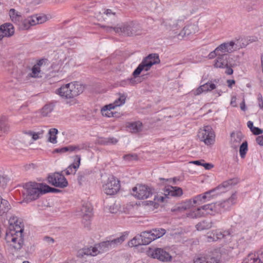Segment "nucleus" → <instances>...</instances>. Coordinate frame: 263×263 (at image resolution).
<instances>
[{
	"instance_id": "f257e3e1",
	"label": "nucleus",
	"mask_w": 263,
	"mask_h": 263,
	"mask_svg": "<svg viewBox=\"0 0 263 263\" xmlns=\"http://www.w3.org/2000/svg\"><path fill=\"white\" fill-rule=\"evenodd\" d=\"M125 239V235H122L120 237L111 240H107L95 244L94 246L84 248L79 250L78 255L83 257L84 255L95 256L108 251L111 248L121 244Z\"/></svg>"
},
{
	"instance_id": "f03ea898",
	"label": "nucleus",
	"mask_w": 263,
	"mask_h": 263,
	"mask_svg": "<svg viewBox=\"0 0 263 263\" xmlns=\"http://www.w3.org/2000/svg\"><path fill=\"white\" fill-rule=\"evenodd\" d=\"M9 15L12 22L20 25V28L22 30H28L31 26L42 24L46 21V17L40 14H35L28 17L21 23L22 17L21 13L14 9H11Z\"/></svg>"
},
{
	"instance_id": "7ed1b4c3",
	"label": "nucleus",
	"mask_w": 263,
	"mask_h": 263,
	"mask_svg": "<svg viewBox=\"0 0 263 263\" xmlns=\"http://www.w3.org/2000/svg\"><path fill=\"white\" fill-rule=\"evenodd\" d=\"M107 32L115 33L122 36H132L140 35L142 33L141 26L136 22H130L117 25L116 27L102 26Z\"/></svg>"
},
{
	"instance_id": "20e7f679",
	"label": "nucleus",
	"mask_w": 263,
	"mask_h": 263,
	"mask_svg": "<svg viewBox=\"0 0 263 263\" xmlns=\"http://www.w3.org/2000/svg\"><path fill=\"white\" fill-rule=\"evenodd\" d=\"M181 23V21L180 20H178L177 22H175V21H173L172 20H167L163 22V24L166 28L170 29V30L172 31L174 35H177L179 39L191 34L195 33L197 31V27L196 25L189 24L185 26L179 34H177L178 31L177 30L180 26L179 23Z\"/></svg>"
},
{
	"instance_id": "39448f33",
	"label": "nucleus",
	"mask_w": 263,
	"mask_h": 263,
	"mask_svg": "<svg viewBox=\"0 0 263 263\" xmlns=\"http://www.w3.org/2000/svg\"><path fill=\"white\" fill-rule=\"evenodd\" d=\"M45 63L44 59L39 60L31 68L27 67L22 70L19 75V80L23 82H28L30 78H40L42 77L43 72L41 66Z\"/></svg>"
},
{
	"instance_id": "423d86ee",
	"label": "nucleus",
	"mask_w": 263,
	"mask_h": 263,
	"mask_svg": "<svg viewBox=\"0 0 263 263\" xmlns=\"http://www.w3.org/2000/svg\"><path fill=\"white\" fill-rule=\"evenodd\" d=\"M83 86L77 82H73L62 86L57 90L58 93L66 99L73 98L83 91Z\"/></svg>"
},
{
	"instance_id": "0eeeda50",
	"label": "nucleus",
	"mask_w": 263,
	"mask_h": 263,
	"mask_svg": "<svg viewBox=\"0 0 263 263\" xmlns=\"http://www.w3.org/2000/svg\"><path fill=\"white\" fill-rule=\"evenodd\" d=\"M23 229L21 227L18 230H12L11 228L7 231L5 240L9 246L15 250L20 249L23 245L22 236Z\"/></svg>"
},
{
	"instance_id": "6e6552de",
	"label": "nucleus",
	"mask_w": 263,
	"mask_h": 263,
	"mask_svg": "<svg viewBox=\"0 0 263 263\" xmlns=\"http://www.w3.org/2000/svg\"><path fill=\"white\" fill-rule=\"evenodd\" d=\"M24 194L30 200H35L44 194V184L35 182H29L23 185Z\"/></svg>"
},
{
	"instance_id": "1a4fd4ad",
	"label": "nucleus",
	"mask_w": 263,
	"mask_h": 263,
	"mask_svg": "<svg viewBox=\"0 0 263 263\" xmlns=\"http://www.w3.org/2000/svg\"><path fill=\"white\" fill-rule=\"evenodd\" d=\"M160 62L159 55L156 53L149 54L144 58L141 63L134 71L133 75L135 78L137 77L142 71H148L152 66Z\"/></svg>"
},
{
	"instance_id": "9d476101",
	"label": "nucleus",
	"mask_w": 263,
	"mask_h": 263,
	"mask_svg": "<svg viewBox=\"0 0 263 263\" xmlns=\"http://www.w3.org/2000/svg\"><path fill=\"white\" fill-rule=\"evenodd\" d=\"M197 136L199 140L203 142L206 145L213 144L215 142V133L211 126L209 125L200 129Z\"/></svg>"
},
{
	"instance_id": "9b49d317",
	"label": "nucleus",
	"mask_w": 263,
	"mask_h": 263,
	"mask_svg": "<svg viewBox=\"0 0 263 263\" xmlns=\"http://www.w3.org/2000/svg\"><path fill=\"white\" fill-rule=\"evenodd\" d=\"M147 254L148 256L162 262H168L172 259V256L163 248H149L147 251Z\"/></svg>"
},
{
	"instance_id": "f8f14e48",
	"label": "nucleus",
	"mask_w": 263,
	"mask_h": 263,
	"mask_svg": "<svg viewBox=\"0 0 263 263\" xmlns=\"http://www.w3.org/2000/svg\"><path fill=\"white\" fill-rule=\"evenodd\" d=\"M120 189V181L114 176H110L103 184V189L104 193L109 195L116 194Z\"/></svg>"
},
{
	"instance_id": "ddd939ff",
	"label": "nucleus",
	"mask_w": 263,
	"mask_h": 263,
	"mask_svg": "<svg viewBox=\"0 0 263 263\" xmlns=\"http://www.w3.org/2000/svg\"><path fill=\"white\" fill-rule=\"evenodd\" d=\"M132 194L137 199H144L151 196L153 192L152 189L149 187L140 184L133 188Z\"/></svg>"
},
{
	"instance_id": "4468645a",
	"label": "nucleus",
	"mask_w": 263,
	"mask_h": 263,
	"mask_svg": "<svg viewBox=\"0 0 263 263\" xmlns=\"http://www.w3.org/2000/svg\"><path fill=\"white\" fill-rule=\"evenodd\" d=\"M255 235L252 229H248L241 232L237 240L238 246L242 248L247 247L253 240Z\"/></svg>"
},
{
	"instance_id": "2eb2a0df",
	"label": "nucleus",
	"mask_w": 263,
	"mask_h": 263,
	"mask_svg": "<svg viewBox=\"0 0 263 263\" xmlns=\"http://www.w3.org/2000/svg\"><path fill=\"white\" fill-rule=\"evenodd\" d=\"M48 180L49 183L56 187L64 188L68 185V182L65 177L59 173L49 176Z\"/></svg>"
},
{
	"instance_id": "dca6fc26",
	"label": "nucleus",
	"mask_w": 263,
	"mask_h": 263,
	"mask_svg": "<svg viewBox=\"0 0 263 263\" xmlns=\"http://www.w3.org/2000/svg\"><path fill=\"white\" fill-rule=\"evenodd\" d=\"M237 199V194L235 192L233 193L231 196L228 199L222 201L218 202L219 206H220V213L229 210L232 206L236 203Z\"/></svg>"
},
{
	"instance_id": "f3484780",
	"label": "nucleus",
	"mask_w": 263,
	"mask_h": 263,
	"mask_svg": "<svg viewBox=\"0 0 263 263\" xmlns=\"http://www.w3.org/2000/svg\"><path fill=\"white\" fill-rule=\"evenodd\" d=\"M241 263H263V250L249 254Z\"/></svg>"
},
{
	"instance_id": "a211bd4d",
	"label": "nucleus",
	"mask_w": 263,
	"mask_h": 263,
	"mask_svg": "<svg viewBox=\"0 0 263 263\" xmlns=\"http://www.w3.org/2000/svg\"><path fill=\"white\" fill-rule=\"evenodd\" d=\"M14 34V28L12 24L6 23L0 26V41L5 37H11Z\"/></svg>"
},
{
	"instance_id": "6ab92c4d",
	"label": "nucleus",
	"mask_w": 263,
	"mask_h": 263,
	"mask_svg": "<svg viewBox=\"0 0 263 263\" xmlns=\"http://www.w3.org/2000/svg\"><path fill=\"white\" fill-rule=\"evenodd\" d=\"M216 88V85L211 82H207L195 89H193L191 91V93L194 96H198L202 92H205L211 91Z\"/></svg>"
},
{
	"instance_id": "aec40b11",
	"label": "nucleus",
	"mask_w": 263,
	"mask_h": 263,
	"mask_svg": "<svg viewBox=\"0 0 263 263\" xmlns=\"http://www.w3.org/2000/svg\"><path fill=\"white\" fill-rule=\"evenodd\" d=\"M92 208L90 204L87 203L83 204L77 215L82 217L83 220L88 221L92 216Z\"/></svg>"
},
{
	"instance_id": "412c9836",
	"label": "nucleus",
	"mask_w": 263,
	"mask_h": 263,
	"mask_svg": "<svg viewBox=\"0 0 263 263\" xmlns=\"http://www.w3.org/2000/svg\"><path fill=\"white\" fill-rule=\"evenodd\" d=\"M230 56L227 53L218 55L214 62V66L215 68H225L229 63L228 59Z\"/></svg>"
},
{
	"instance_id": "4be33fe9",
	"label": "nucleus",
	"mask_w": 263,
	"mask_h": 263,
	"mask_svg": "<svg viewBox=\"0 0 263 263\" xmlns=\"http://www.w3.org/2000/svg\"><path fill=\"white\" fill-rule=\"evenodd\" d=\"M201 208L205 211V215H214L216 214L220 213V206H219L218 202L204 205L201 206Z\"/></svg>"
},
{
	"instance_id": "5701e85b",
	"label": "nucleus",
	"mask_w": 263,
	"mask_h": 263,
	"mask_svg": "<svg viewBox=\"0 0 263 263\" xmlns=\"http://www.w3.org/2000/svg\"><path fill=\"white\" fill-rule=\"evenodd\" d=\"M114 109L115 108L114 107L113 105L109 104L108 105H105L103 107H102L101 110V112L102 116L106 117H120V113H118L116 111H113L112 110Z\"/></svg>"
},
{
	"instance_id": "b1692460",
	"label": "nucleus",
	"mask_w": 263,
	"mask_h": 263,
	"mask_svg": "<svg viewBox=\"0 0 263 263\" xmlns=\"http://www.w3.org/2000/svg\"><path fill=\"white\" fill-rule=\"evenodd\" d=\"M81 156L76 155L74 159V163L69 165L65 170V173L67 175L74 174L80 165Z\"/></svg>"
},
{
	"instance_id": "393cba45",
	"label": "nucleus",
	"mask_w": 263,
	"mask_h": 263,
	"mask_svg": "<svg viewBox=\"0 0 263 263\" xmlns=\"http://www.w3.org/2000/svg\"><path fill=\"white\" fill-rule=\"evenodd\" d=\"M224 44L226 46L227 53H232L246 46V44L243 43L241 44L239 40H237L236 42L231 41L230 42L224 43Z\"/></svg>"
},
{
	"instance_id": "a878e982",
	"label": "nucleus",
	"mask_w": 263,
	"mask_h": 263,
	"mask_svg": "<svg viewBox=\"0 0 263 263\" xmlns=\"http://www.w3.org/2000/svg\"><path fill=\"white\" fill-rule=\"evenodd\" d=\"M165 196L179 197L182 195L183 192L181 188L177 186H168L164 190Z\"/></svg>"
},
{
	"instance_id": "bb28decb",
	"label": "nucleus",
	"mask_w": 263,
	"mask_h": 263,
	"mask_svg": "<svg viewBox=\"0 0 263 263\" xmlns=\"http://www.w3.org/2000/svg\"><path fill=\"white\" fill-rule=\"evenodd\" d=\"M11 209V206L9 201L5 199L0 198V216H3Z\"/></svg>"
},
{
	"instance_id": "cd10ccee",
	"label": "nucleus",
	"mask_w": 263,
	"mask_h": 263,
	"mask_svg": "<svg viewBox=\"0 0 263 263\" xmlns=\"http://www.w3.org/2000/svg\"><path fill=\"white\" fill-rule=\"evenodd\" d=\"M194 263H219V260L215 257L206 255L195 258Z\"/></svg>"
},
{
	"instance_id": "c85d7f7f",
	"label": "nucleus",
	"mask_w": 263,
	"mask_h": 263,
	"mask_svg": "<svg viewBox=\"0 0 263 263\" xmlns=\"http://www.w3.org/2000/svg\"><path fill=\"white\" fill-rule=\"evenodd\" d=\"M54 105L52 103L45 104L40 110L39 113L42 117H49L54 109Z\"/></svg>"
},
{
	"instance_id": "c756f323",
	"label": "nucleus",
	"mask_w": 263,
	"mask_h": 263,
	"mask_svg": "<svg viewBox=\"0 0 263 263\" xmlns=\"http://www.w3.org/2000/svg\"><path fill=\"white\" fill-rule=\"evenodd\" d=\"M126 126L132 133H136L142 130V123L140 121L129 122Z\"/></svg>"
},
{
	"instance_id": "7c9ffc66",
	"label": "nucleus",
	"mask_w": 263,
	"mask_h": 263,
	"mask_svg": "<svg viewBox=\"0 0 263 263\" xmlns=\"http://www.w3.org/2000/svg\"><path fill=\"white\" fill-rule=\"evenodd\" d=\"M88 144L86 142H83L77 144L70 145V153H78L82 150L86 149L88 147Z\"/></svg>"
},
{
	"instance_id": "2f4dec72",
	"label": "nucleus",
	"mask_w": 263,
	"mask_h": 263,
	"mask_svg": "<svg viewBox=\"0 0 263 263\" xmlns=\"http://www.w3.org/2000/svg\"><path fill=\"white\" fill-rule=\"evenodd\" d=\"M140 236L141 237V240H142L143 245H148L152 241L155 240L151 231L143 232L140 235Z\"/></svg>"
},
{
	"instance_id": "473e14b6",
	"label": "nucleus",
	"mask_w": 263,
	"mask_h": 263,
	"mask_svg": "<svg viewBox=\"0 0 263 263\" xmlns=\"http://www.w3.org/2000/svg\"><path fill=\"white\" fill-rule=\"evenodd\" d=\"M205 215V211H204L201 206L197 208V209L189 212L187 214V216L191 218H197L202 216H204Z\"/></svg>"
},
{
	"instance_id": "72a5a7b5",
	"label": "nucleus",
	"mask_w": 263,
	"mask_h": 263,
	"mask_svg": "<svg viewBox=\"0 0 263 263\" xmlns=\"http://www.w3.org/2000/svg\"><path fill=\"white\" fill-rule=\"evenodd\" d=\"M213 224V222L212 221L203 220L198 223L196 226V228L198 231H202L210 229L212 227Z\"/></svg>"
},
{
	"instance_id": "f704fd0d",
	"label": "nucleus",
	"mask_w": 263,
	"mask_h": 263,
	"mask_svg": "<svg viewBox=\"0 0 263 263\" xmlns=\"http://www.w3.org/2000/svg\"><path fill=\"white\" fill-rule=\"evenodd\" d=\"M58 133V130L57 128H51L48 131V140L49 142L54 144L57 142V135Z\"/></svg>"
},
{
	"instance_id": "c9c22d12",
	"label": "nucleus",
	"mask_w": 263,
	"mask_h": 263,
	"mask_svg": "<svg viewBox=\"0 0 263 263\" xmlns=\"http://www.w3.org/2000/svg\"><path fill=\"white\" fill-rule=\"evenodd\" d=\"M126 97L127 95L126 94L119 93V98L115 100L113 103H111L110 104L113 105L115 108L116 107L120 106L125 103Z\"/></svg>"
},
{
	"instance_id": "e433bc0d",
	"label": "nucleus",
	"mask_w": 263,
	"mask_h": 263,
	"mask_svg": "<svg viewBox=\"0 0 263 263\" xmlns=\"http://www.w3.org/2000/svg\"><path fill=\"white\" fill-rule=\"evenodd\" d=\"M167 197V196H164L162 195H157L155 196L154 201H147V204L151 206H154V207H157L158 202H163L164 201L165 198Z\"/></svg>"
},
{
	"instance_id": "4c0bfd02",
	"label": "nucleus",
	"mask_w": 263,
	"mask_h": 263,
	"mask_svg": "<svg viewBox=\"0 0 263 263\" xmlns=\"http://www.w3.org/2000/svg\"><path fill=\"white\" fill-rule=\"evenodd\" d=\"M151 231L153 237L154 238V240L160 238L161 237L163 236L166 233L165 230L162 228L153 229L152 230H151Z\"/></svg>"
},
{
	"instance_id": "58836bf2",
	"label": "nucleus",
	"mask_w": 263,
	"mask_h": 263,
	"mask_svg": "<svg viewBox=\"0 0 263 263\" xmlns=\"http://www.w3.org/2000/svg\"><path fill=\"white\" fill-rule=\"evenodd\" d=\"M237 183L235 179H232L227 181H224L221 184L219 185L216 188V190L223 188L224 189H229L230 187L234 185Z\"/></svg>"
},
{
	"instance_id": "ea45409f",
	"label": "nucleus",
	"mask_w": 263,
	"mask_h": 263,
	"mask_svg": "<svg viewBox=\"0 0 263 263\" xmlns=\"http://www.w3.org/2000/svg\"><path fill=\"white\" fill-rule=\"evenodd\" d=\"M128 245L130 247H137L140 245H143L141 237L139 235H137L134 237L128 243Z\"/></svg>"
},
{
	"instance_id": "a19ab883",
	"label": "nucleus",
	"mask_w": 263,
	"mask_h": 263,
	"mask_svg": "<svg viewBox=\"0 0 263 263\" xmlns=\"http://www.w3.org/2000/svg\"><path fill=\"white\" fill-rule=\"evenodd\" d=\"M7 117L3 116L0 118V130L5 133L9 130V127L7 124Z\"/></svg>"
},
{
	"instance_id": "79ce46f5",
	"label": "nucleus",
	"mask_w": 263,
	"mask_h": 263,
	"mask_svg": "<svg viewBox=\"0 0 263 263\" xmlns=\"http://www.w3.org/2000/svg\"><path fill=\"white\" fill-rule=\"evenodd\" d=\"M206 195H205L204 193L202 194H199V195H198L195 196L193 198L192 202L193 203V204H200L204 203L205 202H207L206 200Z\"/></svg>"
},
{
	"instance_id": "37998d69",
	"label": "nucleus",
	"mask_w": 263,
	"mask_h": 263,
	"mask_svg": "<svg viewBox=\"0 0 263 263\" xmlns=\"http://www.w3.org/2000/svg\"><path fill=\"white\" fill-rule=\"evenodd\" d=\"M192 201H190L186 203L180 204L172 209V212H182L186 210L189 207V205L191 204Z\"/></svg>"
},
{
	"instance_id": "c03bdc74",
	"label": "nucleus",
	"mask_w": 263,
	"mask_h": 263,
	"mask_svg": "<svg viewBox=\"0 0 263 263\" xmlns=\"http://www.w3.org/2000/svg\"><path fill=\"white\" fill-rule=\"evenodd\" d=\"M215 235H216L217 236L216 238H219V239H221L222 238H223L224 237L229 236L231 234V232L230 230H228L226 231H221L220 230H216L215 231H213Z\"/></svg>"
},
{
	"instance_id": "a18cd8bd",
	"label": "nucleus",
	"mask_w": 263,
	"mask_h": 263,
	"mask_svg": "<svg viewBox=\"0 0 263 263\" xmlns=\"http://www.w3.org/2000/svg\"><path fill=\"white\" fill-rule=\"evenodd\" d=\"M44 133L43 130H41L39 132L35 133L31 130L26 131L24 134L31 136L33 140H36L40 139L43 135Z\"/></svg>"
},
{
	"instance_id": "49530a36",
	"label": "nucleus",
	"mask_w": 263,
	"mask_h": 263,
	"mask_svg": "<svg viewBox=\"0 0 263 263\" xmlns=\"http://www.w3.org/2000/svg\"><path fill=\"white\" fill-rule=\"evenodd\" d=\"M10 227L9 229L11 228L12 230H18V228L21 227L18 224V218L16 216H12L9 220Z\"/></svg>"
},
{
	"instance_id": "de8ad7c7",
	"label": "nucleus",
	"mask_w": 263,
	"mask_h": 263,
	"mask_svg": "<svg viewBox=\"0 0 263 263\" xmlns=\"http://www.w3.org/2000/svg\"><path fill=\"white\" fill-rule=\"evenodd\" d=\"M248 150V143L245 141L241 144L239 148V154L241 158H243L245 157Z\"/></svg>"
},
{
	"instance_id": "09e8293b",
	"label": "nucleus",
	"mask_w": 263,
	"mask_h": 263,
	"mask_svg": "<svg viewBox=\"0 0 263 263\" xmlns=\"http://www.w3.org/2000/svg\"><path fill=\"white\" fill-rule=\"evenodd\" d=\"M231 137L232 140H233V138H234V141H236V142L237 144H239L240 142L241 139L242 138V134L241 133H238L235 135L234 134L233 136V134H231Z\"/></svg>"
},
{
	"instance_id": "8fccbe9b",
	"label": "nucleus",
	"mask_w": 263,
	"mask_h": 263,
	"mask_svg": "<svg viewBox=\"0 0 263 263\" xmlns=\"http://www.w3.org/2000/svg\"><path fill=\"white\" fill-rule=\"evenodd\" d=\"M217 236L215 235L214 232L213 231L211 233L209 234L206 236L207 241L208 242H212L217 241L219 239V238H216Z\"/></svg>"
},
{
	"instance_id": "3c124183",
	"label": "nucleus",
	"mask_w": 263,
	"mask_h": 263,
	"mask_svg": "<svg viewBox=\"0 0 263 263\" xmlns=\"http://www.w3.org/2000/svg\"><path fill=\"white\" fill-rule=\"evenodd\" d=\"M44 190H45L44 194L46 193H49V192L56 193V192H59V190L55 189V188L51 187L46 184H44Z\"/></svg>"
},
{
	"instance_id": "603ef678",
	"label": "nucleus",
	"mask_w": 263,
	"mask_h": 263,
	"mask_svg": "<svg viewBox=\"0 0 263 263\" xmlns=\"http://www.w3.org/2000/svg\"><path fill=\"white\" fill-rule=\"evenodd\" d=\"M215 49L218 52V53H220L221 54H224L227 53V51L226 50V46L224 43L220 44Z\"/></svg>"
},
{
	"instance_id": "864d4df0",
	"label": "nucleus",
	"mask_w": 263,
	"mask_h": 263,
	"mask_svg": "<svg viewBox=\"0 0 263 263\" xmlns=\"http://www.w3.org/2000/svg\"><path fill=\"white\" fill-rule=\"evenodd\" d=\"M118 142V140L114 137H109L104 140V144H116Z\"/></svg>"
},
{
	"instance_id": "5fc2aeb1",
	"label": "nucleus",
	"mask_w": 263,
	"mask_h": 263,
	"mask_svg": "<svg viewBox=\"0 0 263 263\" xmlns=\"http://www.w3.org/2000/svg\"><path fill=\"white\" fill-rule=\"evenodd\" d=\"M216 191V189L210 190L208 192L204 193V194L206 195V201H210L211 199L213 198V196H214L212 194Z\"/></svg>"
},
{
	"instance_id": "6e6d98bb",
	"label": "nucleus",
	"mask_w": 263,
	"mask_h": 263,
	"mask_svg": "<svg viewBox=\"0 0 263 263\" xmlns=\"http://www.w3.org/2000/svg\"><path fill=\"white\" fill-rule=\"evenodd\" d=\"M123 159L127 161L136 160L137 159V156L136 154H127L123 156Z\"/></svg>"
},
{
	"instance_id": "4d7b16f0",
	"label": "nucleus",
	"mask_w": 263,
	"mask_h": 263,
	"mask_svg": "<svg viewBox=\"0 0 263 263\" xmlns=\"http://www.w3.org/2000/svg\"><path fill=\"white\" fill-rule=\"evenodd\" d=\"M233 67L232 64L229 63L228 64V65L225 67L226 68V70L225 71V73L228 75H231L233 73V70L232 68Z\"/></svg>"
},
{
	"instance_id": "13d9d810",
	"label": "nucleus",
	"mask_w": 263,
	"mask_h": 263,
	"mask_svg": "<svg viewBox=\"0 0 263 263\" xmlns=\"http://www.w3.org/2000/svg\"><path fill=\"white\" fill-rule=\"evenodd\" d=\"M257 102L259 107L263 110V98L260 93L257 95Z\"/></svg>"
},
{
	"instance_id": "bf43d9fd",
	"label": "nucleus",
	"mask_w": 263,
	"mask_h": 263,
	"mask_svg": "<svg viewBox=\"0 0 263 263\" xmlns=\"http://www.w3.org/2000/svg\"><path fill=\"white\" fill-rule=\"evenodd\" d=\"M69 145L61 148H57V149H55L54 151L57 153H66L67 152H70V149H69Z\"/></svg>"
},
{
	"instance_id": "052dcab7",
	"label": "nucleus",
	"mask_w": 263,
	"mask_h": 263,
	"mask_svg": "<svg viewBox=\"0 0 263 263\" xmlns=\"http://www.w3.org/2000/svg\"><path fill=\"white\" fill-rule=\"evenodd\" d=\"M108 210L111 213H116L118 211L119 208L117 205L114 204L109 207Z\"/></svg>"
},
{
	"instance_id": "680f3d73",
	"label": "nucleus",
	"mask_w": 263,
	"mask_h": 263,
	"mask_svg": "<svg viewBox=\"0 0 263 263\" xmlns=\"http://www.w3.org/2000/svg\"><path fill=\"white\" fill-rule=\"evenodd\" d=\"M221 53H218V52L216 50V49L211 52L209 55H208V58L209 59H214V58H215L216 57H218V55H220Z\"/></svg>"
},
{
	"instance_id": "e2e57ef3",
	"label": "nucleus",
	"mask_w": 263,
	"mask_h": 263,
	"mask_svg": "<svg viewBox=\"0 0 263 263\" xmlns=\"http://www.w3.org/2000/svg\"><path fill=\"white\" fill-rule=\"evenodd\" d=\"M251 132L255 135H259L262 133V130L257 127H254L252 130H251Z\"/></svg>"
},
{
	"instance_id": "0e129e2a",
	"label": "nucleus",
	"mask_w": 263,
	"mask_h": 263,
	"mask_svg": "<svg viewBox=\"0 0 263 263\" xmlns=\"http://www.w3.org/2000/svg\"><path fill=\"white\" fill-rule=\"evenodd\" d=\"M134 82L133 78L127 79L123 81V86H125L127 84H133Z\"/></svg>"
},
{
	"instance_id": "69168bd1",
	"label": "nucleus",
	"mask_w": 263,
	"mask_h": 263,
	"mask_svg": "<svg viewBox=\"0 0 263 263\" xmlns=\"http://www.w3.org/2000/svg\"><path fill=\"white\" fill-rule=\"evenodd\" d=\"M256 141L259 145L263 146V135L258 136Z\"/></svg>"
},
{
	"instance_id": "338daca9",
	"label": "nucleus",
	"mask_w": 263,
	"mask_h": 263,
	"mask_svg": "<svg viewBox=\"0 0 263 263\" xmlns=\"http://www.w3.org/2000/svg\"><path fill=\"white\" fill-rule=\"evenodd\" d=\"M44 239L49 245L52 244L54 242V239L50 237H47V236L45 237Z\"/></svg>"
},
{
	"instance_id": "774afa93",
	"label": "nucleus",
	"mask_w": 263,
	"mask_h": 263,
	"mask_svg": "<svg viewBox=\"0 0 263 263\" xmlns=\"http://www.w3.org/2000/svg\"><path fill=\"white\" fill-rule=\"evenodd\" d=\"M104 13L107 16H113L115 17V13L113 12L110 9H106L105 10Z\"/></svg>"
}]
</instances>
